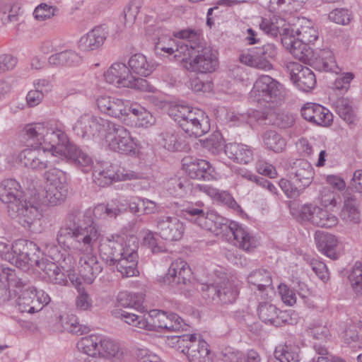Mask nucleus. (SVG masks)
<instances>
[{
  "label": "nucleus",
  "instance_id": "774afa93",
  "mask_svg": "<svg viewBox=\"0 0 362 362\" xmlns=\"http://www.w3.org/2000/svg\"><path fill=\"white\" fill-rule=\"evenodd\" d=\"M143 244L151 249L154 254L163 252L164 247L158 243L156 234L151 230H147L143 238Z\"/></svg>",
  "mask_w": 362,
  "mask_h": 362
},
{
  "label": "nucleus",
  "instance_id": "13d9d810",
  "mask_svg": "<svg viewBox=\"0 0 362 362\" xmlns=\"http://www.w3.org/2000/svg\"><path fill=\"white\" fill-rule=\"evenodd\" d=\"M308 332L315 339L326 340L329 336V330L327 322L319 319L314 320L308 327Z\"/></svg>",
  "mask_w": 362,
  "mask_h": 362
},
{
  "label": "nucleus",
  "instance_id": "de8ad7c7",
  "mask_svg": "<svg viewBox=\"0 0 362 362\" xmlns=\"http://www.w3.org/2000/svg\"><path fill=\"white\" fill-rule=\"evenodd\" d=\"M306 0H270L269 8L272 12L292 13L298 11Z\"/></svg>",
  "mask_w": 362,
  "mask_h": 362
},
{
  "label": "nucleus",
  "instance_id": "bb28decb",
  "mask_svg": "<svg viewBox=\"0 0 362 362\" xmlns=\"http://www.w3.org/2000/svg\"><path fill=\"white\" fill-rule=\"evenodd\" d=\"M308 43L302 40H297L296 37H291V35L282 38L284 47L296 59L305 64H313L315 62V54Z\"/></svg>",
  "mask_w": 362,
  "mask_h": 362
},
{
  "label": "nucleus",
  "instance_id": "c756f323",
  "mask_svg": "<svg viewBox=\"0 0 362 362\" xmlns=\"http://www.w3.org/2000/svg\"><path fill=\"white\" fill-rule=\"evenodd\" d=\"M94 182L99 186L105 187L110 185L112 181H124L137 179L138 175L133 171L95 169L93 173Z\"/></svg>",
  "mask_w": 362,
  "mask_h": 362
},
{
  "label": "nucleus",
  "instance_id": "6ab92c4d",
  "mask_svg": "<svg viewBox=\"0 0 362 362\" xmlns=\"http://www.w3.org/2000/svg\"><path fill=\"white\" fill-rule=\"evenodd\" d=\"M204 297L222 303L234 302L238 295V288L232 282L227 281L222 284H204L202 287Z\"/></svg>",
  "mask_w": 362,
  "mask_h": 362
},
{
  "label": "nucleus",
  "instance_id": "4be33fe9",
  "mask_svg": "<svg viewBox=\"0 0 362 362\" xmlns=\"http://www.w3.org/2000/svg\"><path fill=\"white\" fill-rule=\"evenodd\" d=\"M45 323L49 329L53 332H67L79 336L90 331V326L82 322L79 318H47Z\"/></svg>",
  "mask_w": 362,
  "mask_h": 362
},
{
  "label": "nucleus",
  "instance_id": "a19ab883",
  "mask_svg": "<svg viewBox=\"0 0 362 362\" xmlns=\"http://www.w3.org/2000/svg\"><path fill=\"white\" fill-rule=\"evenodd\" d=\"M98 358L121 361L124 358V351L117 342L103 336Z\"/></svg>",
  "mask_w": 362,
  "mask_h": 362
},
{
  "label": "nucleus",
  "instance_id": "dca6fc26",
  "mask_svg": "<svg viewBox=\"0 0 362 362\" xmlns=\"http://www.w3.org/2000/svg\"><path fill=\"white\" fill-rule=\"evenodd\" d=\"M107 128L106 141L112 150L124 153L134 151L136 143L126 128L112 123Z\"/></svg>",
  "mask_w": 362,
  "mask_h": 362
},
{
  "label": "nucleus",
  "instance_id": "393cba45",
  "mask_svg": "<svg viewBox=\"0 0 362 362\" xmlns=\"http://www.w3.org/2000/svg\"><path fill=\"white\" fill-rule=\"evenodd\" d=\"M290 178L300 189L308 187L314 177V170L309 162L298 159L293 162L288 169Z\"/></svg>",
  "mask_w": 362,
  "mask_h": 362
},
{
  "label": "nucleus",
  "instance_id": "680f3d73",
  "mask_svg": "<svg viewBox=\"0 0 362 362\" xmlns=\"http://www.w3.org/2000/svg\"><path fill=\"white\" fill-rule=\"evenodd\" d=\"M317 221L315 226L329 228L337 226L339 223L338 218L327 209L320 207Z\"/></svg>",
  "mask_w": 362,
  "mask_h": 362
},
{
  "label": "nucleus",
  "instance_id": "f03ea898",
  "mask_svg": "<svg viewBox=\"0 0 362 362\" xmlns=\"http://www.w3.org/2000/svg\"><path fill=\"white\" fill-rule=\"evenodd\" d=\"M16 293H19L17 308L23 314L39 312L50 301L44 291L18 279L11 269L0 267V301H7Z\"/></svg>",
  "mask_w": 362,
  "mask_h": 362
},
{
  "label": "nucleus",
  "instance_id": "c9c22d12",
  "mask_svg": "<svg viewBox=\"0 0 362 362\" xmlns=\"http://www.w3.org/2000/svg\"><path fill=\"white\" fill-rule=\"evenodd\" d=\"M315 240L318 250L325 255L332 259H337L336 247L338 240L335 235L322 231H317L315 235Z\"/></svg>",
  "mask_w": 362,
  "mask_h": 362
},
{
  "label": "nucleus",
  "instance_id": "423d86ee",
  "mask_svg": "<svg viewBox=\"0 0 362 362\" xmlns=\"http://www.w3.org/2000/svg\"><path fill=\"white\" fill-rule=\"evenodd\" d=\"M105 81L118 88L154 92V87L143 78L134 77L129 67L123 63H115L104 74Z\"/></svg>",
  "mask_w": 362,
  "mask_h": 362
},
{
  "label": "nucleus",
  "instance_id": "b1692460",
  "mask_svg": "<svg viewBox=\"0 0 362 362\" xmlns=\"http://www.w3.org/2000/svg\"><path fill=\"white\" fill-rule=\"evenodd\" d=\"M59 158H66L74 162L84 173L90 171L92 168L93 160L86 153L82 151L76 145L68 142L62 144L57 150Z\"/></svg>",
  "mask_w": 362,
  "mask_h": 362
},
{
  "label": "nucleus",
  "instance_id": "72a5a7b5",
  "mask_svg": "<svg viewBox=\"0 0 362 362\" xmlns=\"http://www.w3.org/2000/svg\"><path fill=\"white\" fill-rule=\"evenodd\" d=\"M183 162L184 169L191 178L204 180H210L213 178L211 165L208 161L195 159L188 162L187 159L185 158Z\"/></svg>",
  "mask_w": 362,
  "mask_h": 362
},
{
  "label": "nucleus",
  "instance_id": "20e7f679",
  "mask_svg": "<svg viewBox=\"0 0 362 362\" xmlns=\"http://www.w3.org/2000/svg\"><path fill=\"white\" fill-rule=\"evenodd\" d=\"M22 132L28 140L39 145L38 147L47 146L52 150L55 149L56 153L62 144L68 142L64 131L54 121L28 124L23 127Z\"/></svg>",
  "mask_w": 362,
  "mask_h": 362
},
{
  "label": "nucleus",
  "instance_id": "9d476101",
  "mask_svg": "<svg viewBox=\"0 0 362 362\" xmlns=\"http://www.w3.org/2000/svg\"><path fill=\"white\" fill-rule=\"evenodd\" d=\"M125 323L136 329H145L158 332L161 329L168 331H187L190 325L183 318H125Z\"/></svg>",
  "mask_w": 362,
  "mask_h": 362
},
{
  "label": "nucleus",
  "instance_id": "8fccbe9b",
  "mask_svg": "<svg viewBox=\"0 0 362 362\" xmlns=\"http://www.w3.org/2000/svg\"><path fill=\"white\" fill-rule=\"evenodd\" d=\"M336 111L339 116L347 124H353L355 121V114L352 102L346 98H338L335 102Z\"/></svg>",
  "mask_w": 362,
  "mask_h": 362
},
{
  "label": "nucleus",
  "instance_id": "e433bc0d",
  "mask_svg": "<svg viewBox=\"0 0 362 362\" xmlns=\"http://www.w3.org/2000/svg\"><path fill=\"white\" fill-rule=\"evenodd\" d=\"M341 219L346 222L358 223L360 220L359 204L355 195L346 193L344 197L340 212Z\"/></svg>",
  "mask_w": 362,
  "mask_h": 362
},
{
  "label": "nucleus",
  "instance_id": "2f4dec72",
  "mask_svg": "<svg viewBox=\"0 0 362 362\" xmlns=\"http://www.w3.org/2000/svg\"><path fill=\"white\" fill-rule=\"evenodd\" d=\"M290 29L292 30L290 33L291 37H296L297 35V40L310 43L318 37V33L314 24L306 18H298L296 24L290 25Z\"/></svg>",
  "mask_w": 362,
  "mask_h": 362
},
{
  "label": "nucleus",
  "instance_id": "338daca9",
  "mask_svg": "<svg viewBox=\"0 0 362 362\" xmlns=\"http://www.w3.org/2000/svg\"><path fill=\"white\" fill-rule=\"evenodd\" d=\"M319 201L324 208L337 205V194L327 187H323L319 194Z\"/></svg>",
  "mask_w": 362,
  "mask_h": 362
},
{
  "label": "nucleus",
  "instance_id": "052dcab7",
  "mask_svg": "<svg viewBox=\"0 0 362 362\" xmlns=\"http://www.w3.org/2000/svg\"><path fill=\"white\" fill-rule=\"evenodd\" d=\"M25 250L30 266H39L40 261V251L39 247L33 242L25 240V246H21L20 250Z\"/></svg>",
  "mask_w": 362,
  "mask_h": 362
},
{
  "label": "nucleus",
  "instance_id": "bf43d9fd",
  "mask_svg": "<svg viewBox=\"0 0 362 362\" xmlns=\"http://www.w3.org/2000/svg\"><path fill=\"white\" fill-rule=\"evenodd\" d=\"M57 12V7L42 3L35 8L33 16L38 21H45L56 16Z\"/></svg>",
  "mask_w": 362,
  "mask_h": 362
},
{
  "label": "nucleus",
  "instance_id": "412c9836",
  "mask_svg": "<svg viewBox=\"0 0 362 362\" xmlns=\"http://www.w3.org/2000/svg\"><path fill=\"white\" fill-rule=\"evenodd\" d=\"M286 69L291 81L302 91L308 92L315 86V76L309 68L297 62H289L286 65Z\"/></svg>",
  "mask_w": 362,
  "mask_h": 362
},
{
  "label": "nucleus",
  "instance_id": "7c9ffc66",
  "mask_svg": "<svg viewBox=\"0 0 362 362\" xmlns=\"http://www.w3.org/2000/svg\"><path fill=\"white\" fill-rule=\"evenodd\" d=\"M191 269L188 264L181 258L173 261L165 276L169 284H186L191 278Z\"/></svg>",
  "mask_w": 362,
  "mask_h": 362
},
{
  "label": "nucleus",
  "instance_id": "58836bf2",
  "mask_svg": "<svg viewBox=\"0 0 362 362\" xmlns=\"http://www.w3.org/2000/svg\"><path fill=\"white\" fill-rule=\"evenodd\" d=\"M247 282L261 293L268 289L273 290L271 274L264 269L252 271L247 276Z\"/></svg>",
  "mask_w": 362,
  "mask_h": 362
},
{
  "label": "nucleus",
  "instance_id": "9b49d317",
  "mask_svg": "<svg viewBox=\"0 0 362 362\" xmlns=\"http://www.w3.org/2000/svg\"><path fill=\"white\" fill-rule=\"evenodd\" d=\"M130 239L137 240L134 235H112L103 239L99 247L102 259L110 265L115 264L117 259L125 256L127 243Z\"/></svg>",
  "mask_w": 362,
  "mask_h": 362
},
{
  "label": "nucleus",
  "instance_id": "6e6d98bb",
  "mask_svg": "<svg viewBox=\"0 0 362 362\" xmlns=\"http://www.w3.org/2000/svg\"><path fill=\"white\" fill-rule=\"evenodd\" d=\"M315 54V62L313 64L325 71L332 70L334 66L333 54L329 49H321Z\"/></svg>",
  "mask_w": 362,
  "mask_h": 362
},
{
  "label": "nucleus",
  "instance_id": "5fc2aeb1",
  "mask_svg": "<svg viewBox=\"0 0 362 362\" xmlns=\"http://www.w3.org/2000/svg\"><path fill=\"white\" fill-rule=\"evenodd\" d=\"M21 246H25V240H18L12 245L13 259L10 260V262L18 267L22 268L29 265V262L26 251L20 250Z\"/></svg>",
  "mask_w": 362,
  "mask_h": 362
},
{
  "label": "nucleus",
  "instance_id": "c85d7f7f",
  "mask_svg": "<svg viewBox=\"0 0 362 362\" xmlns=\"http://www.w3.org/2000/svg\"><path fill=\"white\" fill-rule=\"evenodd\" d=\"M303 117L315 124L327 127L332 122V114L323 106L316 103H307L301 108Z\"/></svg>",
  "mask_w": 362,
  "mask_h": 362
},
{
  "label": "nucleus",
  "instance_id": "f704fd0d",
  "mask_svg": "<svg viewBox=\"0 0 362 362\" xmlns=\"http://www.w3.org/2000/svg\"><path fill=\"white\" fill-rule=\"evenodd\" d=\"M361 330L362 322L358 320L354 321L353 318H346L339 324L338 332L344 342L349 345L358 341V332Z\"/></svg>",
  "mask_w": 362,
  "mask_h": 362
},
{
  "label": "nucleus",
  "instance_id": "a18cd8bd",
  "mask_svg": "<svg viewBox=\"0 0 362 362\" xmlns=\"http://www.w3.org/2000/svg\"><path fill=\"white\" fill-rule=\"evenodd\" d=\"M48 279L55 284L65 285L67 282L65 273L58 267V265L52 262L42 261L38 266Z\"/></svg>",
  "mask_w": 362,
  "mask_h": 362
},
{
  "label": "nucleus",
  "instance_id": "f8f14e48",
  "mask_svg": "<svg viewBox=\"0 0 362 362\" xmlns=\"http://www.w3.org/2000/svg\"><path fill=\"white\" fill-rule=\"evenodd\" d=\"M175 36L185 40V42H175L174 57L177 60L185 62V66L188 65L190 59L196 54L197 49L200 47V35L194 30L186 29L176 33Z\"/></svg>",
  "mask_w": 362,
  "mask_h": 362
},
{
  "label": "nucleus",
  "instance_id": "4468645a",
  "mask_svg": "<svg viewBox=\"0 0 362 362\" xmlns=\"http://www.w3.org/2000/svg\"><path fill=\"white\" fill-rule=\"evenodd\" d=\"M218 66V60L215 52L210 47L204 46L202 43L196 54L186 65L188 71L208 74L214 71Z\"/></svg>",
  "mask_w": 362,
  "mask_h": 362
},
{
  "label": "nucleus",
  "instance_id": "f3484780",
  "mask_svg": "<svg viewBox=\"0 0 362 362\" xmlns=\"http://www.w3.org/2000/svg\"><path fill=\"white\" fill-rule=\"evenodd\" d=\"M110 127L108 120L90 114L81 115L73 127L76 135L81 138L100 135Z\"/></svg>",
  "mask_w": 362,
  "mask_h": 362
},
{
  "label": "nucleus",
  "instance_id": "473e14b6",
  "mask_svg": "<svg viewBox=\"0 0 362 362\" xmlns=\"http://www.w3.org/2000/svg\"><path fill=\"white\" fill-rule=\"evenodd\" d=\"M259 28L267 35L276 37L278 34L284 37H289L292 30L290 29V24L286 23L284 18L274 16L270 18H262L259 23Z\"/></svg>",
  "mask_w": 362,
  "mask_h": 362
},
{
  "label": "nucleus",
  "instance_id": "7ed1b4c3",
  "mask_svg": "<svg viewBox=\"0 0 362 362\" xmlns=\"http://www.w3.org/2000/svg\"><path fill=\"white\" fill-rule=\"evenodd\" d=\"M0 200L6 204L8 214L24 227L31 226L42 216L40 204L28 200L18 182L7 179L0 183Z\"/></svg>",
  "mask_w": 362,
  "mask_h": 362
},
{
  "label": "nucleus",
  "instance_id": "ddd939ff",
  "mask_svg": "<svg viewBox=\"0 0 362 362\" xmlns=\"http://www.w3.org/2000/svg\"><path fill=\"white\" fill-rule=\"evenodd\" d=\"M251 95L259 102L277 103L283 98L282 86L271 76L262 75L255 83Z\"/></svg>",
  "mask_w": 362,
  "mask_h": 362
},
{
  "label": "nucleus",
  "instance_id": "e2e57ef3",
  "mask_svg": "<svg viewBox=\"0 0 362 362\" xmlns=\"http://www.w3.org/2000/svg\"><path fill=\"white\" fill-rule=\"evenodd\" d=\"M317 221L315 226L329 228L337 226L339 223L338 218L327 209L320 207Z\"/></svg>",
  "mask_w": 362,
  "mask_h": 362
},
{
  "label": "nucleus",
  "instance_id": "39448f33",
  "mask_svg": "<svg viewBox=\"0 0 362 362\" xmlns=\"http://www.w3.org/2000/svg\"><path fill=\"white\" fill-rule=\"evenodd\" d=\"M168 114L190 136H201L210 129L207 117L199 109L177 104L169 109Z\"/></svg>",
  "mask_w": 362,
  "mask_h": 362
},
{
  "label": "nucleus",
  "instance_id": "0eeeda50",
  "mask_svg": "<svg viewBox=\"0 0 362 362\" xmlns=\"http://www.w3.org/2000/svg\"><path fill=\"white\" fill-rule=\"evenodd\" d=\"M182 213L188 221L216 235L228 234L230 230V222L229 223L228 220L216 213L211 212L206 214L202 209L193 206L183 209Z\"/></svg>",
  "mask_w": 362,
  "mask_h": 362
},
{
  "label": "nucleus",
  "instance_id": "a211bd4d",
  "mask_svg": "<svg viewBox=\"0 0 362 362\" xmlns=\"http://www.w3.org/2000/svg\"><path fill=\"white\" fill-rule=\"evenodd\" d=\"M156 234L167 241L180 240L185 232L183 223L177 217L162 216L156 219Z\"/></svg>",
  "mask_w": 362,
  "mask_h": 362
},
{
  "label": "nucleus",
  "instance_id": "09e8293b",
  "mask_svg": "<svg viewBox=\"0 0 362 362\" xmlns=\"http://www.w3.org/2000/svg\"><path fill=\"white\" fill-rule=\"evenodd\" d=\"M80 61V57L74 51L66 50L51 55L48 62L54 66H72Z\"/></svg>",
  "mask_w": 362,
  "mask_h": 362
},
{
  "label": "nucleus",
  "instance_id": "6e6552de",
  "mask_svg": "<svg viewBox=\"0 0 362 362\" xmlns=\"http://www.w3.org/2000/svg\"><path fill=\"white\" fill-rule=\"evenodd\" d=\"M59 155L55 152V149L45 147L28 148L21 151L18 159L25 168L42 170L49 166L54 165L59 162Z\"/></svg>",
  "mask_w": 362,
  "mask_h": 362
},
{
  "label": "nucleus",
  "instance_id": "cd10ccee",
  "mask_svg": "<svg viewBox=\"0 0 362 362\" xmlns=\"http://www.w3.org/2000/svg\"><path fill=\"white\" fill-rule=\"evenodd\" d=\"M107 37V32L103 26H96L82 35L78 41V47L82 52L100 49Z\"/></svg>",
  "mask_w": 362,
  "mask_h": 362
},
{
  "label": "nucleus",
  "instance_id": "79ce46f5",
  "mask_svg": "<svg viewBox=\"0 0 362 362\" xmlns=\"http://www.w3.org/2000/svg\"><path fill=\"white\" fill-rule=\"evenodd\" d=\"M210 350L208 344L201 339H198L196 334V339L192 342L189 349L187 350V356L191 362H209Z\"/></svg>",
  "mask_w": 362,
  "mask_h": 362
},
{
  "label": "nucleus",
  "instance_id": "1a4fd4ad",
  "mask_svg": "<svg viewBox=\"0 0 362 362\" xmlns=\"http://www.w3.org/2000/svg\"><path fill=\"white\" fill-rule=\"evenodd\" d=\"M45 178L46 184L42 202L52 206L62 203L68 194L66 173L54 168L45 173Z\"/></svg>",
  "mask_w": 362,
  "mask_h": 362
},
{
  "label": "nucleus",
  "instance_id": "aec40b11",
  "mask_svg": "<svg viewBox=\"0 0 362 362\" xmlns=\"http://www.w3.org/2000/svg\"><path fill=\"white\" fill-rule=\"evenodd\" d=\"M126 255L115 261L117 270L122 277H132L139 274L137 269L139 242L134 239L128 241Z\"/></svg>",
  "mask_w": 362,
  "mask_h": 362
},
{
  "label": "nucleus",
  "instance_id": "49530a36",
  "mask_svg": "<svg viewBox=\"0 0 362 362\" xmlns=\"http://www.w3.org/2000/svg\"><path fill=\"white\" fill-rule=\"evenodd\" d=\"M299 351L298 346L286 342L284 345L277 346L274 354L276 359L281 362H299Z\"/></svg>",
  "mask_w": 362,
  "mask_h": 362
},
{
  "label": "nucleus",
  "instance_id": "f257e3e1",
  "mask_svg": "<svg viewBox=\"0 0 362 362\" xmlns=\"http://www.w3.org/2000/svg\"><path fill=\"white\" fill-rule=\"evenodd\" d=\"M100 235L97 225L78 210L68 214L57 233V240L59 245L80 252L78 272L88 284H92L103 270L97 255L93 252L94 245Z\"/></svg>",
  "mask_w": 362,
  "mask_h": 362
},
{
  "label": "nucleus",
  "instance_id": "4c0bfd02",
  "mask_svg": "<svg viewBox=\"0 0 362 362\" xmlns=\"http://www.w3.org/2000/svg\"><path fill=\"white\" fill-rule=\"evenodd\" d=\"M128 67L133 74L143 77L149 76L155 70V64L141 53L132 54L129 57Z\"/></svg>",
  "mask_w": 362,
  "mask_h": 362
},
{
  "label": "nucleus",
  "instance_id": "0e129e2a",
  "mask_svg": "<svg viewBox=\"0 0 362 362\" xmlns=\"http://www.w3.org/2000/svg\"><path fill=\"white\" fill-rule=\"evenodd\" d=\"M96 209L104 210L105 214L111 218H115L126 210L124 205L122 204L118 199L112 200L107 205H99Z\"/></svg>",
  "mask_w": 362,
  "mask_h": 362
},
{
  "label": "nucleus",
  "instance_id": "603ef678",
  "mask_svg": "<svg viewBox=\"0 0 362 362\" xmlns=\"http://www.w3.org/2000/svg\"><path fill=\"white\" fill-rule=\"evenodd\" d=\"M160 143L165 148L170 151H178L183 148L182 143L175 130L170 129L160 135Z\"/></svg>",
  "mask_w": 362,
  "mask_h": 362
},
{
  "label": "nucleus",
  "instance_id": "ea45409f",
  "mask_svg": "<svg viewBox=\"0 0 362 362\" xmlns=\"http://www.w3.org/2000/svg\"><path fill=\"white\" fill-rule=\"evenodd\" d=\"M103 336L90 334L82 337L76 344L79 352L93 358H98Z\"/></svg>",
  "mask_w": 362,
  "mask_h": 362
},
{
  "label": "nucleus",
  "instance_id": "5701e85b",
  "mask_svg": "<svg viewBox=\"0 0 362 362\" xmlns=\"http://www.w3.org/2000/svg\"><path fill=\"white\" fill-rule=\"evenodd\" d=\"M96 103L101 112L115 118L129 115L128 102L122 99L103 95L98 97Z\"/></svg>",
  "mask_w": 362,
  "mask_h": 362
},
{
  "label": "nucleus",
  "instance_id": "4d7b16f0",
  "mask_svg": "<svg viewBox=\"0 0 362 362\" xmlns=\"http://www.w3.org/2000/svg\"><path fill=\"white\" fill-rule=\"evenodd\" d=\"M351 288L356 295L362 294V263L357 262L349 276Z\"/></svg>",
  "mask_w": 362,
  "mask_h": 362
},
{
  "label": "nucleus",
  "instance_id": "2eb2a0df",
  "mask_svg": "<svg viewBox=\"0 0 362 362\" xmlns=\"http://www.w3.org/2000/svg\"><path fill=\"white\" fill-rule=\"evenodd\" d=\"M277 55V49L274 44L264 45L255 52L242 54L240 61L247 66L259 69L270 70L272 69L271 61Z\"/></svg>",
  "mask_w": 362,
  "mask_h": 362
},
{
  "label": "nucleus",
  "instance_id": "a878e982",
  "mask_svg": "<svg viewBox=\"0 0 362 362\" xmlns=\"http://www.w3.org/2000/svg\"><path fill=\"white\" fill-rule=\"evenodd\" d=\"M118 303L119 306L127 309H115L112 315L115 317H139V315L130 310L135 309L139 310L142 309V303L144 301V295L139 293L121 292L118 295Z\"/></svg>",
  "mask_w": 362,
  "mask_h": 362
},
{
  "label": "nucleus",
  "instance_id": "37998d69",
  "mask_svg": "<svg viewBox=\"0 0 362 362\" xmlns=\"http://www.w3.org/2000/svg\"><path fill=\"white\" fill-rule=\"evenodd\" d=\"M234 237L235 245L244 250H249L255 247V240L247 230L236 222H230V230Z\"/></svg>",
  "mask_w": 362,
  "mask_h": 362
},
{
  "label": "nucleus",
  "instance_id": "864d4df0",
  "mask_svg": "<svg viewBox=\"0 0 362 362\" xmlns=\"http://www.w3.org/2000/svg\"><path fill=\"white\" fill-rule=\"evenodd\" d=\"M320 206L313 203L305 204L299 208V218L315 226L317 221Z\"/></svg>",
  "mask_w": 362,
  "mask_h": 362
},
{
  "label": "nucleus",
  "instance_id": "3c124183",
  "mask_svg": "<svg viewBox=\"0 0 362 362\" xmlns=\"http://www.w3.org/2000/svg\"><path fill=\"white\" fill-rule=\"evenodd\" d=\"M263 141L267 148L275 153H281L286 148V140L276 132H266L263 135Z\"/></svg>",
  "mask_w": 362,
  "mask_h": 362
},
{
  "label": "nucleus",
  "instance_id": "69168bd1",
  "mask_svg": "<svg viewBox=\"0 0 362 362\" xmlns=\"http://www.w3.org/2000/svg\"><path fill=\"white\" fill-rule=\"evenodd\" d=\"M202 146L213 153H216L222 146L221 135L215 132L204 140H200Z\"/></svg>",
  "mask_w": 362,
  "mask_h": 362
},
{
  "label": "nucleus",
  "instance_id": "c03bdc74",
  "mask_svg": "<svg viewBox=\"0 0 362 362\" xmlns=\"http://www.w3.org/2000/svg\"><path fill=\"white\" fill-rule=\"evenodd\" d=\"M226 153L228 158L240 164H247L252 158L250 148L241 144H229L226 146Z\"/></svg>",
  "mask_w": 362,
  "mask_h": 362
}]
</instances>
